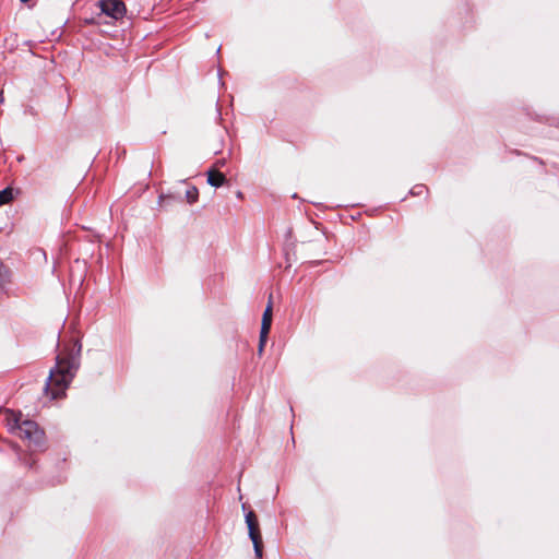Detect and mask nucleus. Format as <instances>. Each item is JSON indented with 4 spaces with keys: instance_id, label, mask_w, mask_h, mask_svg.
Returning a JSON list of instances; mask_svg holds the SVG:
<instances>
[{
    "instance_id": "obj_1",
    "label": "nucleus",
    "mask_w": 559,
    "mask_h": 559,
    "mask_svg": "<svg viewBox=\"0 0 559 559\" xmlns=\"http://www.w3.org/2000/svg\"><path fill=\"white\" fill-rule=\"evenodd\" d=\"M74 347L76 348L75 354L70 353L66 356L58 355L56 357V366L50 370L47 378L45 391L50 393L52 400L64 395V391L79 368V356L82 350V344L79 340L75 341Z\"/></svg>"
},
{
    "instance_id": "obj_2",
    "label": "nucleus",
    "mask_w": 559,
    "mask_h": 559,
    "mask_svg": "<svg viewBox=\"0 0 559 559\" xmlns=\"http://www.w3.org/2000/svg\"><path fill=\"white\" fill-rule=\"evenodd\" d=\"M22 414L11 413L8 418V425L11 431H14L20 438L25 439L35 448H41L44 444V431L33 420H21Z\"/></svg>"
},
{
    "instance_id": "obj_3",
    "label": "nucleus",
    "mask_w": 559,
    "mask_h": 559,
    "mask_svg": "<svg viewBox=\"0 0 559 559\" xmlns=\"http://www.w3.org/2000/svg\"><path fill=\"white\" fill-rule=\"evenodd\" d=\"M96 7L99 9V13L86 20V23L99 25L103 23L104 16L118 21L121 20L127 12L126 4L122 0H98Z\"/></svg>"
},
{
    "instance_id": "obj_4",
    "label": "nucleus",
    "mask_w": 559,
    "mask_h": 559,
    "mask_svg": "<svg viewBox=\"0 0 559 559\" xmlns=\"http://www.w3.org/2000/svg\"><path fill=\"white\" fill-rule=\"evenodd\" d=\"M245 519L249 531V537L253 544L254 555L257 559H262L263 544L257 515L253 511H248Z\"/></svg>"
},
{
    "instance_id": "obj_5",
    "label": "nucleus",
    "mask_w": 559,
    "mask_h": 559,
    "mask_svg": "<svg viewBox=\"0 0 559 559\" xmlns=\"http://www.w3.org/2000/svg\"><path fill=\"white\" fill-rule=\"evenodd\" d=\"M271 325H272V305H271V302H269L266 309L263 312V317H262L260 342H259V353H262V350H263L267 334L271 330Z\"/></svg>"
},
{
    "instance_id": "obj_6",
    "label": "nucleus",
    "mask_w": 559,
    "mask_h": 559,
    "mask_svg": "<svg viewBox=\"0 0 559 559\" xmlns=\"http://www.w3.org/2000/svg\"><path fill=\"white\" fill-rule=\"evenodd\" d=\"M226 181V177L224 174L217 170H211L207 173V182L212 187L218 188L222 187Z\"/></svg>"
},
{
    "instance_id": "obj_7",
    "label": "nucleus",
    "mask_w": 559,
    "mask_h": 559,
    "mask_svg": "<svg viewBox=\"0 0 559 559\" xmlns=\"http://www.w3.org/2000/svg\"><path fill=\"white\" fill-rule=\"evenodd\" d=\"M10 282V270L0 261V288Z\"/></svg>"
},
{
    "instance_id": "obj_8",
    "label": "nucleus",
    "mask_w": 559,
    "mask_h": 559,
    "mask_svg": "<svg viewBox=\"0 0 559 559\" xmlns=\"http://www.w3.org/2000/svg\"><path fill=\"white\" fill-rule=\"evenodd\" d=\"M13 200V189L8 187L0 191V206Z\"/></svg>"
},
{
    "instance_id": "obj_9",
    "label": "nucleus",
    "mask_w": 559,
    "mask_h": 559,
    "mask_svg": "<svg viewBox=\"0 0 559 559\" xmlns=\"http://www.w3.org/2000/svg\"><path fill=\"white\" fill-rule=\"evenodd\" d=\"M199 198V191L197 187L192 186L187 189L186 191V199L189 204H193L198 201Z\"/></svg>"
},
{
    "instance_id": "obj_10",
    "label": "nucleus",
    "mask_w": 559,
    "mask_h": 559,
    "mask_svg": "<svg viewBox=\"0 0 559 559\" xmlns=\"http://www.w3.org/2000/svg\"><path fill=\"white\" fill-rule=\"evenodd\" d=\"M427 190L425 185H416L412 188L411 194L413 195H420Z\"/></svg>"
},
{
    "instance_id": "obj_11",
    "label": "nucleus",
    "mask_w": 559,
    "mask_h": 559,
    "mask_svg": "<svg viewBox=\"0 0 559 559\" xmlns=\"http://www.w3.org/2000/svg\"><path fill=\"white\" fill-rule=\"evenodd\" d=\"M20 1H21V2H23V3H27V2H29L31 0H20Z\"/></svg>"
}]
</instances>
